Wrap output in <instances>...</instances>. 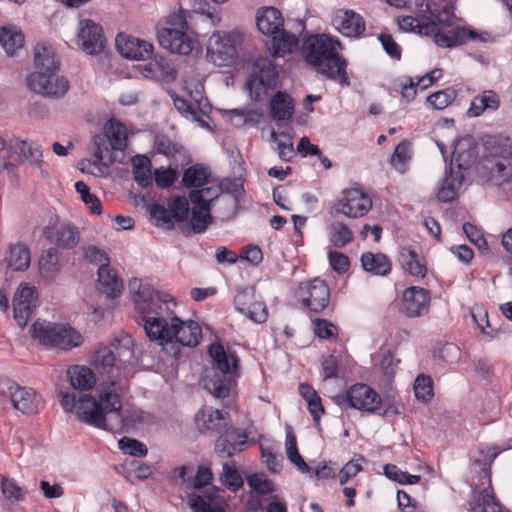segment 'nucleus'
Listing matches in <instances>:
<instances>
[{
    "mask_svg": "<svg viewBox=\"0 0 512 512\" xmlns=\"http://www.w3.org/2000/svg\"><path fill=\"white\" fill-rule=\"evenodd\" d=\"M343 49L340 40L328 34H313L303 40L301 55L307 65L328 80L349 86L347 60L339 53Z\"/></svg>",
    "mask_w": 512,
    "mask_h": 512,
    "instance_id": "f257e3e1",
    "label": "nucleus"
},
{
    "mask_svg": "<svg viewBox=\"0 0 512 512\" xmlns=\"http://www.w3.org/2000/svg\"><path fill=\"white\" fill-rule=\"evenodd\" d=\"M121 397V383L112 381L100 388L99 401L86 394L76 401L75 394L67 392L61 395V405L66 411L75 410L80 421L103 430H111L113 425L108 422L107 414L121 408Z\"/></svg>",
    "mask_w": 512,
    "mask_h": 512,
    "instance_id": "f03ea898",
    "label": "nucleus"
},
{
    "mask_svg": "<svg viewBox=\"0 0 512 512\" xmlns=\"http://www.w3.org/2000/svg\"><path fill=\"white\" fill-rule=\"evenodd\" d=\"M172 303L160 305L158 315L146 317L144 331L151 341L160 345L173 341L189 347L199 344L202 336L201 328L195 321H182L175 316Z\"/></svg>",
    "mask_w": 512,
    "mask_h": 512,
    "instance_id": "7ed1b4c3",
    "label": "nucleus"
},
{
    "mask_svg": "<svg viewBox=\"0 0 512 512\" xmlns=\"http://www.w3.org/2000/svg\"><path fill=\"white\" fill-rule=\"evenodd\" d=\"M209 355L212 365L204 370L203 387L215 398H226L236 386L240 375L239 359L234 352L226 351L219 343L210 345Z\"/></svg>",
    "mask_w": 512,
    "mask_h": 512,
    "instance_id": "20e7f679",
    "label": "nucleus"
},
{
    "mask_svg": "<svg viewBox=\"0 0 512 512\" xmlns=\"http://www.w3.org/2000/svg\"><path fill=\"white\" fill-rule=\"evenodd\" d=\"M134 359L133 340L129 336L116 339L110 347L99 348L94 355V365L101 373L108 374L100 388L112 381L121 383L122 392L127 383V368Z\"/></svg>",
    "mask_w": 512,
    "mask_h": 512,
    "instance_id": "39448f33",
    "label": "nucleus"
},
{
    "mask_svg": "<svg viewBox=\"0 0 512 512\" xmlns=\"http://www.w3.org/2000/svg\"><path fill=\"white\" fill-rule=\"evenodd\" d=\"M187 29L186 11L179 9L170 13L163 19V26L157 29V39L160 46L171 53L190 54L194 43L187 35Z\"/></svg>",
    "mask_w": 512,
    "mask_h": 512,
    "instance_id": "423d86ee",
    "label": "nucleus"
},
{
    "mask_svg": "<svg viewBox=\"0 0 512 512\" xmlns=\"http://www.w3.org/2000/svg\"><path fill=\"white\" fill-rule=\"evenodd\" d=\"M477 158L476 146L470 139L459 142L454 151L453 159L457 164L456 169L452 166L449 174H446L438 190L437 197L442 202H450L455 199L464 181L463 170L470 167Z\"/></svg>",
    "mask_w": 512,
    "mask_h": 512,
    "instance_id": "0eeeda50",
    "label": "nucleus"
},
{
    "mask_svg": "<svg viewBox=\"0 0 512 512\" xmlns=\"http://www.w3.org/2000/svg\"><path fill=\"white\" fill-rule=\"evenodd\" d=\"M32 337L39 343L62 350L82 344V336L72 327L37 320L31 328Z\"/></svg>",
    "mask_w": 512,
    "mask_h": 512,
    "instance_id": "6e6552de",
    "label": "nucleus"
},
{
    "mask_svg": "<svg viewBox=\"0 0 512 512\" xmlns=\"http://www.w3.org/2000/svg\"><path fill=\"white\" fill-rule=\"evenodd\" d=\"M129 291L135 305V310L139 314V323H145L146 317L158 315L160 305L176 303L171 295L154 290L150 285L142 283L141 280L134 278L129 281Z\"/></svg>",
    "mask_w": 512,
    "mask_h": 512,
    "instance_id": "1a4fd4ad",
    "label": "nucleus"
},
{
    "mask_svg": "<svg viewBox=\"0 0 512 512\" xmlns=\"http://www.w3.org/2000/svg\"><path fill=\"white\" fill-rule=\"evenodd\" d=\"M512 141L499 138L494 141L483 160V167L489 178L497 185L507 182L512 176Z\"/></svg>",
    "mask_w": 512,
    "mask_h": 512,
    "instance_id": "9d476101",
    "label": "nucleus"
},
{
    "mask_svg": "<svg viewBox=\"0 0 512 512\" xmlns=\"http://www.w3.org/2000/svg\"><path fill=\"white\" fill-rule=\"evenodd\" d=\"M240 40L238 33L217 31L207 42V59L218 67L232 65L238 56L237 43Z\"/></svg>",
    "mask_w": 512,
    "mask_h": 512,
    "instance_id": "9b49d317",
    "label": "nucleus"
},
{
    "mask_svg": "<svg viewBox=\"0 0 512 512\" xmlns=\"http://www.w3.org/2000/svg\"><path fill=\"white\" fill-rule=\"evenodd\" d=\"M335 400L339 405L346 404L367 413H375L382 403L380 395L366 384L351 386L344 395H338Z\"/></svg>",
    "mask_w": 512,
    "mask_h": 512,
    "instance_id": "f8f14e48",
    "label": "nucleus"
},
{
    "mask_svg": "<svg viewBox=\"0 0 512 512\" xmlns=\"http://www.w3.org/2000/svg\"><path fill=\"white\" fill-rule=\"evenodd\" d=\"M27 86L39 95L55 99L63 97L70 87L69 81L64 76L44 71L30 74L27 78Z\"/></svg>",
    "mask_w": 512,
    "mask_h": 512,
    "instance_id": "ddd939ff",
    "label": "nucleus"
},
{
    "mask_svg": "<svg viewBox=\"0 0 512 512\" xmlns=\"http://www.w3.org/2000/svg\"><path fill=\"white\" fill-rule=\"evenodd\" d=\"M276 77L277 70L273 62L267 57H260L254 62L246 87L251 96L260 100L275 85Z\"/></svg>",
    "mask_w": 512,
    "mask_h": 512,
    "instance_id": "4468645a",
    "label": "nucleus"
},
{
    "mask_svg": "<svg viewBox=\"0 0 512 512\" xmlns=\"http://www.w3.org/2000/svg\"><path fill=\"white\" fill-rule=\"evenodd\" d=\"M371 208V198L358 188L345 189L334 203L335 211L348 218L363 217Z\"/></svg>",
    "mask_w": 512,
    "mask_h": 512,
    "instance_id": "2eb2a0df",
    "label": "nucleus"
},
{
    "mask_svg": "<svg viewBox=\"0 0 512 512\" xmlns=\"http://www.w3.org/2000/svg\"><path fill=\"white\" fill-rule=\"evenodd\" d=\"M234 305L238 312L244 314L254 323H264L268 317L265 303L257 299L253 287L241 288L234 298Z\"/></svg>",
    "mask_w": 512,
    "mask_h": 512,
    "instance_id": "dca6fc26",
    "label": "nucleus"
},
{
    "mask_svg": "<svg viewBox=\"0 0 512 512\" xmlns=\"http://www.w3.org/2000/svg\"><path fill=\"white\" fill-rule=\"evenodd\" d=\"M430 301L428 290L412 286L403 292L400 311L409 318L422 317L429 312Z\"/></svg>",
    "mask_w": 512,
    "mask_h": 512,
    "instance_id": "f3484780",
    "label": "nucleus"
},
{
    "mask_svg": "<svg viewBox=\"0 0 512 512\" xmlns=\"http://www.w3.org/2000/svg\"><path fill=\"white\" fill-rule=\"evenodd\" d=\"M77 43L81 49L90 55L101 53L105 48V37L100 25L86 19L79 22Z\"/></svg>",
    "mask_w": 512,
    "mask_h": 512,
    "instance_id": "a211bd4d",
    "label": "nucleus"
},
{
    "mask_svg": "<svg viewBox=\"0 0 512 512\" xmlns=\"http://www.w3.org/2000/svg\"><path fill=\"white\" fill-rule=\"evenodd\" d=\"M300 296L306 307L320 312L329 303L330 291L324 281L316 278L300 287Z\"/></svg>",
    "mask_w": 512,
    "mask_h": 512,
    "instance_id": "6ab92c4d",
    "label": "nucleus"
},
{
    "mask_svg": "<svg viewBox=\"0 0 512 512\" xmlns=\"http://www.w3.org/2000/svg\"><path fill=\"white\" fill-rule=\"evenodd\" d=\"M248 445V435L238 428H227L215 443V452L220 458H230Z\"/></svg>",
    "mask_w": 512,
    "mask_h": 512,
    "instance_id": "aec40b11",
    "label": "nucleus"
},
{
    "mask_svg": "<svg viewBox=\"0 0 512 512\" xmlns=\"http://www.w3.org/2000/svg\"><path fill=\"white\" fill-rule=\"evenodd\" d=\"M37 291L35 287L28 284H21L15 292L13 305H14V319L21 328H24L32 309L35 307Z\"/></svg>",
    "mask_w": 512,
    "mask_h": 512,
    "instance_id": "412c9836",
    "label": "nucleus"
},
{
    "mask_svg": "<svg viewBox=\"0 0 512 512\" xmlns=\"http://www.w3.org/2000/svg\"><path fill=\"white\" fill-rule=\"evenodd\" d=\"M115 44L119 53L129 59L145 60L153 53L151 43L122 33L116 36Z\"/></svg>",
    "mask_w": 512,
    "mask_h": 512,
    "instance_id": "4be33fe9",
    "label": "nucleus"
},
{
    "mask_svg": "<svg viewBox=\"0 0 512 512\" xmlns=\"http://www.w3.org/2000/svg\"><path fill=\"white\" fill-rule=\"evenodd\" d=\"M44 235L50 243L63 249H73L80 240L78 228L68 222L46 227Z\"/></svg>",
    "mask_w": 512,
    "mask_h": 512,
    "instance_id": "5701e85b",
    "label": "nucleus"
},
{
    "mask_svg": "<svg viewBox=\"0 0 512 512\" xmlns=\"http://www.w3.org/2000/svg\"><path fill=\"white\" fill-rule=\"evenodd\" d=\"M6 386L7 394L16 410L24 414H32L37 411L39 397L33 389L20 387L13 382H7Z\"/></svg>",
    "mask_w": 512,
    "mask_h": 512,
    "instance_id": "b1692460",
    "label": "nucleus"
},
{
    "mask_svg": "<svg viewBox=\"0 0 512 512\" xmlns=\"http://www.w3.org/2000/svg\"><path fill=\"white\" fill-rule=\"evenodd\" d=\"M333 26L346 37H360L366 28L361 15L353 10H339L333 17Z\"/></svg>",
    "mask_w": 512,
    "mask_h": 512,
    "instance_id": "393cba45",
    "label": "nucleus"
},
{
    "mask_svg": "<svg viewBox=\"0 0 512 512\" xmlns=\"http://www.w3.org/2000/svg\"><path fill=\"white\" fill-rule=\"evenodd\" d=\"M198 429L203 432L222 434L228 426L226 415L219 409L203 407L195 416Z\"/></svg>",
    "mask_w": 512,
    "mask_h": 512,
    "instance_id": "a878e982",
    "label": "nucleus"
},
{
    "mask_svg": "<svg viewBox=\"0 0 512 512\" xmlns=\"http://www.w3.org/2000/svg\"><path fill=\"white\" fill-rule=\"evenodd\" d=\"M141 73L145 78L164 83H171L177 77V71L171 62L163 56H155L143 65Z\"/></svg>",
    "mask_w": 512,
    "mask_h": 512,
    "instance_id": "bb28decb",
    "label": "nucleus"
},
{
    "mask_svg": "<svg viewBox=\"0 0 512 512\" xmlns=\"http://www.w3.org/2000/svg\"><path fill=\"white\" fill-rule=\"evenodd\" d=\"M256 25L263 35H275L284 26V19L278 9L263 7L257 12Z\"/></svg>",
    "mask_w": 512,
    "mask_h": 512,
    "instance_id": "cd10ccee",
    "label": "nucleus"
},
{
    "mask_svg": "<svg viewBox=\"0 0 512 512\" xmlns=\"http://www.w3.org/2000/svg\"><path fill=\"white\" fill-rule=\"evenodd\" d=\"M433 39L435 44L439 47L452 48L466 43L469 39L478 40L480 37L477 32L466 28H457L452 30L449 34H445L437 27Z\"/></svg>",
    "mask_w": 512,
    "mask_h": 512,
    "instance_id": "c85d7f7f",
    "label": "nucleus"
},
{
    "mask_svg": "<svg viewBox=\"0 0 512 512\" xmlns=\"http://www.w3.org/2000/svg\"><path fill=\"white\" fill-rule=\"evenodd\" d=\"M269 52L273 57H283L295 49L299 43L298 37L284 29H279L275 35H270Z\"/></svg>",
    "mask_w": 512,
    "mask_h": 512,
    "instance_id": "c756f323",
    "label": "nucleus"
},
{
    "mask_svg": "<svg viewBox=\"0 0 512 512\" xmlns=\"http://www.w3.org/2000/svg\"><path fill=\"white\" fill-rule=\"evenodd\" d=\"M34 60L38 71L57 73L60 68V61L49 43H41L35 47Z\"/></svg>",
    "mask_w": 512,
    "mask_h": 512,
    "instance_id": "7c9ffc66",
    "label": "nucleus"
},
{
    "mask_svg": "<svg viewBox=\"0 0 512 512\" xmlns=\"http://www.w3.org/2000/svg\"><path fill=\"white\" fill-rule=\"evenodd\" d=\"M98 281L101 290L107 297L116 298L123 290V282L109 265H102L98 269Z\"/></svg>",
    "mask_w": 512,
    "mask_h": 512,
    "instance_id": "2f4dec72",
    "label": "nucleus"
},
{
    "mask_svg": "<svg viewBox=\"0 0 512 512\" xmlns=\"http://www.w3.org/2000/svg\"><path fill=\"white\" fill-rule=\"evenodd\" d=\"M174 106L186 118L190 119L191 121L197 122L201 127H208V115L202 109V105H199L191 98L185 99L183 97H175Z\"/></svg>",
    "mask_w": 512,
    "mask_h": 512,
    "instance_id": "473e14b6",
    "label": "nucleus"
},
{
    "mask_svg": "<svg viewBox=\"0 0 512 512\" xmlns=\"http://www.w3.org/2000/svg\"><path fill=\"white\" fill-rule=\"evenodd\" d=\"M361 265L366 272L376 276H386L391 272V262L382 253L365 252L361 256Z\"/></svg>",
    "mask_w": 512,
    "mask_h": 512,
    "instance_id": "72a5a7b5",
    "label": "nucleus"
},
{
    "mask_svg": "<svg viewBox=\"0 0 512 512\" xmlns=\"http://www.w3.org/2000/svg\"><path fill=\"white\" fill-rule=\"evenodd\" d=\"M295 109L291 96L285 92H277L270 101L271 116L276 121L289 120Z\"/></svg>",
    "mask_w": 512,
    "mask_h": 512,
    "instance_id": "f704fd0d",
    "label": "nucleus"
},
{
    "mask_svg": "<svg viewBox=\"0 0 512 512\" xmlns=\"http://www.w3.org/2000/svg\"><path fill=\"white\" fill-rule=\"evenodd\" d=\"M499 106V96L492 90L484 91L473 98L467 110V115L469 117H478L486 110L496 111Z\"/></svg>",
    "mask_w": 512,
    "mask_h": 512,
    "instance_id": "c9c22d12",
    "label": "nucleus"
},
{
    "mask_svg": "<svg viewBox=\"0 0 512 512\" xmlns=\"http://www.w3.org/2000/svg\"><path fill=\"white\" fill-rule=\"evenodd\" d=\"M15 159L29 161L31 164L40 165L42 162V151L39 146L23 140L15 139L10 143Z\"/></svg>",
    "mask_w": 512,
    "mask_h": 512,
    "instance_id": "e433bc0d",
    "label": "nucleus"
},
{
    "mask_svg": "<svg viewBox=\"0 0 512 512\" xmlns=\"http://www.w3.org/2000/svg\"><path fill=\"white\" fill-rule=\"evenodd\" d=\"M67 377L70 385L78 390H90L96 383L93 371L86 366L75 365L68 369Z\"/></svg>",
    "mask_w": 512,
    "mask_h": 512,
    "instance_id": "4c0bfd02",
    "label": "nucleus"
},
{
    "mask_svg": "<svg viewBox=\"0 0 512 512\" xmlns=\"http://www.w3.org/2000/svg\"><path fill=\"white\" fill-rule=\"evenodd\" d=\"M399 263L412 276L423 278L427 273L425 265L414 249L402 247L399 252Z\"/></svg>",
    "mask_w": 512,
    "mask_h": 512,
    "instance_id": "58836bf2",
    "label": "nucleus"
},
{
    "mask_svg": "<svg viewBox=\"0 0 512 512\" xmlns=\"http://www.w3.org/2000/svg\"><path fill=\"white\" fill-rule=\"evenodd\" d=\"M40 275L49 280L55 279L60 273L59 251L54 248H48L43 251L39 258Z\"/></svg>",
    "mask_w": 512,
    "mask_h": 512,
    "instance_id": "ea45409f",
    "label": "nucleus"
},
{
    "mask_svg": "<svg viewBox=\"0 0 512 512\" xmlns=\"http://www.w3.org/2000/svg\"><path fill=\"white\" fill-rule=\"evenodd\" d=\"M111 148L117 151H123L127 146L128 132L127 128L116 120H109L104 128V134Z\"/></svg>",
    "mask_w": 512,
    "mask_h": 512,
    "instance_id": "a19ab883",
    "label": "nucleus"
},
{
    "mask_svg": "<svg viewBox=\"0 0 512 512\" xmlns=\"http://www.w3.org/2000/svg\"><path fill=\"white\" fill-rule=\"evenodd\" d=\"M397 24L400 30L404 32H417L420 35L433 36L437 30L435 21L421 23L413 16H402L397 18Z\"/></svg>",
    "mask_w": 512,
    "mask_h": 512,
    "instance_id": "79ce46f5",
    "label": "nucleus"
},
{
    "mask_svg": "<svg viewBox=\"0 0 512 512\" xmlns=\"http://www.w3.org/2000/svg\"><path fill=\"white\" fill-rule=\"evenodd\" d=\"M134 180L143 188L152 185L151 161L147 156L136 155L132 158Z\"/></svg>",
    "mask_w": 512,
    "mask_h": 512,
    "instance_id": "37998d69",
    "label": "nucleus"
},
{
    "mask_svg": "<svg viewBox=\"0 0 512 512\" xmlns=\"http://www.w3.org/2000/svg\"><path fill=\"white\" fill-rule=\"evenodd\" d=\"M183 88L188 94L189 98L194 100L199 105L205 100L203 97L204 84L203 77L200 73L192 70L185 74L183 78Z\"/></svg>",
    "mask_w": 512,
    "mask_h": 512,
    "instance_id": "c03bdc74",
    "label": "nucleus"
},
{
    "mask_svg": "<svg viewBox=\"0 0 512 512\" xmlns=\"http://www.w3.org/2000/svg\"><path fill=\"white\" fill-rule=\"evenodd\" d=\"M329 241L335 248H343L353 241L351 229L341 221H334L328 226Z\"/></svg>",
    "mask_w": 512,
    "mask_h": 512,
    "instance_id": "a18cd8bd",
    "label": "nucleus"
},
{
    "mask_svg": "<svg viewBox=\"0 0 512 512\" xmlns=\"http://www.w3.org/2000/svg\"><path fill=\"white\" fill-rule=\"evenodd\" d=\"M31 260L29 248L22 244L17 243L10 247L8 257V266L15 271H24L29 267Z\"/></svg>",
    "mask_w": 512,
    "mask_h": 512,
    "instance_id": "49530a36",
    "label": "nucleus"
},
{
    "mask_svg": "<svg viewBox=\"0 0 512 512\" xmlns=\"http://www.w3.org/2000/svg\"><path fill=\"white\" fill-rule=\"evenodd\" d=\"M122 407L115 411L107 414L108 422L113 425L110 431H114L117 428H123L125 431L137 428L138 422L141 420V413L134 411L129 415H122Z\"/></svg>",
    "mask_w": 512,
    "mask_h": 512,
    "instance_id": "de8ad7c7",
    "label": "nucleus"
},
{
    "mask_svg": "<svg viewBox=\"0 0 512 512\" xmlns=\"http://www.w3.org/2000/svg\"><path fill=\"white\" fill-rule=\"evenodd\" d=\"M210 176L209 170L199 164L187 168L182 177V183L187 188H198L205 185Z\"/></svg>",
    "mask_w": 512,
    "mask_h": 512,
    "instance_id": "09e8293b",
    "label": "nucleus"
},
{
    "mask_svg": "<svg viewBox=\"0 0 512 512\" xmlns=\"http://www.w3.org/2000/svg\"><path fill=\"white\" fill-rule=\"evenodd\" d=\"M211 208L203 205H193L191 211V227L194 233H203L212 223Z\"/></svg>",
    "mask_w": 512,
    "mask_h": 512,
    "instance_id": "8fccbe9b",
    "label": "nucleus"
},
{
    "mask_svg": "<svg viewBox=\"0 0 512 512\" xmlns=\"http://www.w3.org/2000/svg\"><path fill=\"white\" fill-rule=\"evenodd\" d=\"M221 193L219 186H209L201 189L191 190L189 200L193 205H203L212 208L216 199Z\"/></svg>",
    "mask_w": 512,
    "mask_h": 512,
    "instance_id": "3c124183",
    "label": "nucleus"
},
{
    "mask_svg": "<svg viewBox=\"0 0 512 512\" xmlns=\"http://www.w3.org/2000/svg\"><path fill=\"white\" fill-rule=\"evenodd\" d=\"M24 43V35L14 28L3 27L0 30V44L8 55H13Z\"/></svg>",
    "mask_w": 512,
    "mask_h": 512,
    "instance_id": "603ef678",
    "label": "nucleus"
},
{
    "mask_svg": "<svg viewBox=\"0 0 512 512\" xmlns=\"http://www.w3.org/2000/svg\"><path fill=\"white\" fill-rule=\"evenodd\" d=\"M0 487L3 497L10 504L18 503L27 493L14 479L4 475L0 478Z\"/></svg>",
    "mask_w": 512,
    "mask_h": 512,
    "instance_id": "864d4df0",
    "label": "nucleus"
},
{
    "mask_svg": "<svg viewBox=\"0 0 512 512\" xmlns=\"http://www.w3.org/2000/svg\"><path fill=\"white\" fill-rule=\"evenodd\" d=\"M188 505L193 512H221L223 510L221 505L214 503L213 495H197L191 494L188 496Z\"/></svg>",
    "mask_w": 512,
    "mask_h": 512,
    "instance_id": "5fc2aeb1",
    "label": "nucleus"
},
{
    "mask_svg": "<svg viewBox=\"0 0 512 512\" xmlns=\"http://www.w3.org/2000/svg\"><path fill=\"white\" fill-rule=\"evenodd\" d=\"M188 505L193 512H221L223 510L221 505L214 503L213 495H197L191 494L188 496Z\"/></svg>",
    "mask_w": 512,
    "mask_h": 512,
    "instance_id": "6e6d98bb",
    "label": "nucleus"
},
{
    "mask_svg": "<svg viewBox=\"0 0 512 512\" xmlns=\"http://www.w3.org/2000/svg\"><path fill=\"white\" fill-rule=\"evenodd\" d=\"M410 147V142L404 140L396 146L391 155L390 163L400 173H404L407 170V164L411 159Z\"/></svg>",
    "mask_w": 512,
    "mask_h": 512,
    "instance_id": "4d7b16f0",
    "label": "nucleus"
},
{
    "mask_svg": "<svg viewBox=\"0 0 512 512\" xmlns=\"http://www.w3.org/2000/svg\"><path fill=\"white\" fill-rule=\"evenodd\" d=\"M168 208L171 218L175 222H184L189 216V202L184 196H175L170 198L168 202Z\"/></svg>",
    "mask_w": 512,
    "mask_h": 512,
    "instance_id": "13d9d810",
    "label": "nucleus"
},
{
    "mask_svg": "<svg viewBox=\"0 0 512 512\" xmlns=\"http://www.w3.org/2000/svg\"><path fill=\"white\" fill-rule=\"evenodd\" d=\"M456 97V91L452 88H447L431 94L427 97V105L436 110H442L449 106Z\"/></svg>",
    "mask_w": 512,
    "mask_h": 512,
    "instance_id": "bf43d9fd",
    "label": "nucleus"
},
{
    "mask_svg": "<svg viewBox=\"0 0 512 512\" xmlns=\"http://www.w3.org/2000/svg\"><path fill=\"white\" fill-rule=\"evenodd\" d=\"M92 145L94 147L93 157L99 160H107L112 163V148L110 143L107 141V137L102 134L95 135L92 138Z\"/></svg>",
    "mask_w": 512,
    "mask_h": 512,
    "instance_id": "052dcab7",
    "label": "nucleus"
},
{
    "mask_svg": "<svg viewBox=\"0 0 512 512\" xmlns=\"http://www.w3.org/2000/svg\"><path fill=\"white\" fill-rule=\"evenodd\" d=\"M414 394L420 401H430L433 397L432 379L426 375H419L414 382Z\"/></svg>",
    "mask_w": 512,
    "mask_h": 512,
    "instance_id": "680f3d73",
    "label": "nucleus"
},
{
    "mask_svg": "<svg viewBox=\"0 0 512 512\" xmlns=\"http://www.w3.org/2000/svg\"><path fill=\"white\" fill-rule=\"evenodd\" d=\"M222 483L232 491H237L243 486V479L238 473L234 464L225 463L223 465V473L221 476Z\"/></svg>",
    "mask_w": 512,
    "mask_h": 512,
    "instance_id": "e2e57ef3",
    "label": "nucleus"
},
{
    "mask_svg": "<svg viewBox=\"0 0 512 512\" xmlns=\"http://www.w3.org/2000/svg\"><path fill=\"white\" fill-rule=\"evenodd\" d=\"M75 189L80 195L82 201L89 205V209L93 214L99 215L101 213V202L93 194L90 193L89 187L83 181H77L75 183Z\"/></svg>",
    "mask_w": 512,
    "mask_h": 512,
    "instance_id": "0e129e2a",
    "label": "nucleus"
},
{
    "mask_svg": "<svg viewBox=\"0 0 512 512\" xmlns=\"http://www.w3.org/2000/svg\"><path fill=\"white\" fill-rule=\"evenodd\" d=\"M248 485L261 495H268L275 491L274 483L264 474H252L247 478Z\"/></svg>",
    "mask_w": 512,
    "mask_h": 512,
    "instance_id": "69168bd1",
    "label": "nucleus"
},
{
    "mask_svg": "<svg viewBox=\"0 0 512 512\" xmlns=\"http://www.w3.org/2000/svg\"><path fill=\"white\" fill-rule=\"evenodd\" d=\"M280 136L282 137V139L278 141L277 140L278 134L275 131L271 132V138L274 141H277L280 159H282L283 161H287V162L291 161L292 158L294 157V147H293L292 137L289 134L284 133V132H282L280 134Z\"/></svg>",
    "mask_w": 512,
    "mask_h": 512,
    "instance_id": "338daca9",
    "label": "nucleus"
},
{
    "mask_svg": "<svg viewBox=\"0 0 512 512\" xmlns=\"http://www.w3.org/2000/svg\"><path fill=\"white\" fill-rule=\"evenodd\" d=\"M119 448L125 453L136 457H145L148 453L147 447L136 439L123 437L118 442Z\"/></svg>",
    "mask_w": 512,
    "mask_h": 512,
    "instance_id": "774afa93",
    "label": "nucleus"
}]
</instances>
